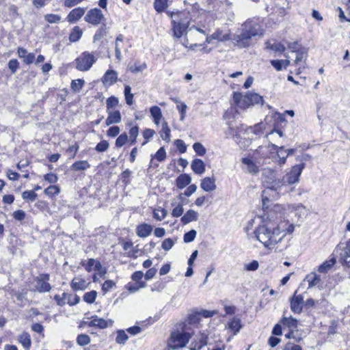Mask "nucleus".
I'll use <instances>...</instances> for the list:
<instances>
[{"instance_id":"nucleus-19","label":"nucleus","mask_w":350,"mask_h":350,"mask_svg":"<svg viewBox=\"0 0 350 350\" xmlns=\"http://www.w3.org/2000/svg\"><path fill=\"white\" fill-rule=\"evenodd\" d=\"M200 187L205 191H213L216 189L215 179L214 178L206 177L202 180Z\"/></svg>"},{"instance_id":"nucleus-32","label":"nucleus","mask_w":350,"mask_h":350,"mask_svg":"<svg viewBox=\"0 0 350 350\" xmlns=\"http://www.w3.org/2000/svg\"><path fill=\"white\" fill-rule=\"evenodd\" d=\"M86 287V282L80 278H74L71 282V288L74 291L83 290Z\"/></svg>"},{"instance_id":"nucleus-24","label":"nucleus","mask_w":350,"mask_h":350,"mask_svg":"<svg viewBox=\"0 0 350 350\" xmlns=\"http://www.w3.org/2000/svg\"><path fill=\"white\" fill-rule=\"evenodd\" d=\"M191 182V176L187 174H180L176 180V186L178 189H183Z\"/></svg>"},{"instance_id":"nucleus-58","label":"nucleus","mask_w":350,"mask_h":350,"mask_svg":"<svg viewBox=\"0 0 350 350\" xmlns=\"http://www.w3.org/2000/svg\"><path fill=\"white\" fill-rule=\"evenodd\" d=\"M154 157L159 162L163 161L166 158V152L165 148L163 147L160 148L156 152Z\"/></svg>"},{"instance_id":"nucleus-42","label":"nucleus","mask_w":350,"mask_h":350,"mask_svg":"<svg viewBox=\"0 0 350 350\" xmlns=\"http://www.w3.org/2000/svg\"><path fill=\"white\" fill-rule=\"evenodd\" d=\"M167 215V211L163 208H158L154 209L153 212V217L158 221L163 220Z\"/></svg>"},{"instance_id":"nucleus-39","label":"nucleus","mask_w":350,"mask_h":350,"mask_svg":"<svg viewBox=\"0 0 350 350\" xmlns=\"http://www.w3.org/2000/svg\"><path fill=\"white\" fill-rule=\"evenodd\" d=\"M167 7V0H154V8L158 13H161Z\"/></svg>"},{"instance_id":"nucleus-48","label":"nucleus","mask_w":350,"mask_h":350,"mask_svg":"<svg viewBox=\"0 0 350 350\" xmlns=\"http://www.w3.org/2000/svg\"><path fill=\"white\" fill-rule=\"evenodd\" d=\"M96 296V291H91L90 292L85 293V295H83V300L88 304H92L95 301Z\"/></svg>"},{"instance_id":"nucleus-8","label":"nucleus","mask_w":350,"mask_h":350,"mask_svg":"<svg viewBox=\"0 0 350 350\" xmlns=\"http://www.w3.org/2000/svg\"><path fill=\"white\" fill-rule=\"evenodd\" d=\"M50 275L49 273L40 274L35 278L36 284L33 285L32 291L38 293H47L51 289V286L49 283Z\"/></svg>"},{"instance_id":"nucleus-56","label":"nucleus","mask_w":350,"mask_h":350,"mask_svg":"<svg viewBox=\"0 0 350 350\" xmlns=\"http://www.w3.org/2000/svg\"><path fill=\"white\" fill-rule=\"evenodd\" d=\"M208 336V333L205 332H200L198 341H197L199 343V347H203L207 345Z\"/></svg>"},{"instance_id":"nucleus-55","label":"nucleus","mask_w":350,"mask_h":350,"mask_svg":"<svg viewBox=\"0 0 350 350\" xmlns=\"http://www.w3.org/2000/svg\"><path fill=\"white\" fill-rule=\"evenodd\" d=\"M44 193L47 196H54L59 193V189L56 185H51L46 188L44 191Z\"/></svg>"},{"instance_id":"nucleus-27","label":"nucleus","mask_w":350,"mask_h":350,"mask_svg":"<svg viewBox=\"0 0 350 350\" xmlns=\"http://www.w3.org/2000/svg\"><path fill=\"white\" fill-rule=\"evenodd\" d=\"M336 262V260L334 257L330 258L319 266L318 271L320 273H325L331 269V268L335 265Z\"/></svg>"},{"instance_id":"nucleus-5","label":"nucleus","mask_w":350,"mask_h":350,"mask_svg":"<svg viewBox=\"0 0 350 350\" xmlns=\"http://www.w3.org/2000/svg\"><path fill=\"white\" fill-rule=\"evenodd\" d=\"M191 338V334L185 329L172 332L167 342L169 350H175L186 346Z\"/></svg>"},{"instance_id":"nucleus-57","label":"nucleus","mask_w":350,"mask_h":350,"mask_svg":"<svg viewBox=\"0 0 350 350\" xmlns=\"http://www.w3.org/2000/svg\"><path fill=\"white\" fill-rule=\"evenodd\" d=\"M109 146V144L106 140H103L97 144V145L95 147V150L97 152H103L108 149Z\"/></svg>"},{"instance_id":"nucleus-11","label":"nucleus","mask_w":350,"mask_h":350,"mask_svg":"<svg viewBox=\"0 0 350 350\" xmlns=\"http://www.w3.org/2000/svg\"><path fill=\"white\" fill-rule=\"evenodd\" d=\"M241 31L240 33L233 35V37L231 38V40L239 48H245L250 44L252 38L242 28L241 29Z\"/></svg>"},{"instance_id":"nucleus-62","label":"nucleus","mask_w":350,"mask_h":350,"mask_svg":"<svg viewBox=\"0 0 350 350\" xmlns=\"http://www.w3.org/2000/svg\"><path fill=\"white\" fill-rule=\"evenodd\" d=\"M174 144L180 153H184L187 150V146L182 139H176Z\"/></svg>"},{"instance_id":"nucleus-54","label":"nucleus","mask_w":350,"mask_h":350,"mask_svg":"<svg viewBox=\"0 0 350 350\" xmlns=\"http://www.w3.org/2000/svg\"><path fill=\"white\" fill-rule=\"evenodd\" d=\"M282 323L288 327H296L297 325V321L293 318L283 317L282 319Z\"/></svg>"},{"instance_id":"nucleus-25","label":"nucleus","mask_w":350,"mask_h":350,"mask_svg":"<svg viewBox=\"0 0 350 350\" xmlns=\"http://www.w3.org/2000/svg\"><path fill=\"white\" fill-rule=\"evenodd\" d=\"M340 261L343 265L350 267V246L349 244L340 252Z\"/></svg>"},{"instance_id":"nucleus-2","label":"nucleus","mask_w":350,"mask_h":350,"mask_svg":"<svg viewBox=\"0 0 350 350\" xmlns=\"http://www.w3.org/2000/svg\"><path fill=\"white\" fill-rule=\"evenodd\" d=\"M304 167V163L293 166L290 172L284 176L282 179L273 180L268 188L275 190L278 193H284L288 192L290 186L299 181V176Z\"/></svg>"},{"instance_id":"nucleus-64","label":"nucleus","mask_w":350,"mask_h":350,"mask_svg":"<svg viewBox=\"0 0 350 350\" xmlns=\"http://www.w3.org/2000/svg\"><path fill=\"white\" fill-rule=\"evenodd\" d=\"M119 133L120 128L118 126H111L107 132V135L111 137H116L119 134Z\"/></svg>"},{"instance_id":"nucleus-6","label":"nucleus","mask_w":350,"mask_h":350,"mask_svg":"<svg viewBox=\"0 0 350 350\" xmlns=\"http://www.w3.org/2000/svg\"><path fill=\"white\" fill-rule=\"evenodd\" d=\"M96 59L88 51L82 53L76 59V68L80 71L89 70L95 63Z\"/></svg>"},{"instance_id":"nucleus-61","label":"nucleus","mask_w":350,"mask_h":350,"mask_svg":"<svg viewBox=\"0 0 350 350\" xmlns=\"http://www.w3.org/2000/svg\"><path fill=\"white\" fill-rule=\"evenodd\" d=\"M177 109L180 113V120H183L185 117L186 109L187 108V105L184 103H180V105H177Z\"/></svg>"},{"instance_id":"nucleus-16","label":"nucleus","mask_w":350,"mask_h":350,"mask_svg":"<svg viewBox=\"0 0 350 350\" xmlns=\"http://www.w3.org/2000/svg\"><path fill=\"white\" fill-rule=\"evenodd\" d=\"M153 228L148 224H142L137 226L136 234L140 238L148 237L152 232Z\"/></svg>"},{"instance_id":"nucleus-38","label":"nucleus","mask_w":350,"mask_h":350,"mask_svg":"<svg viewBox=\"0 0 350 350\" xmlns=\"http://www.w3.org/2000/svg\"><path fill=\"white\" fill-rule=\"evenodd\" d=\"M296 53V57L295 59V64L297 65L299 62L303 60H306L308 57V51L305 48L299 49Z\"/></svg>"},{"instance_id":"nucleus-50","label":"nucleus","mask_w":350,"mask_h":350,"mask_svg":"<svg viewBox=\"0 0 350 350\" xmlns=\"http://www.w3.org/2000/svg\"><path fill=\"white\" fill-rule=\"evenodd\" d=\"M193 148L196 153L199 156H204L206 154V148L200 142H196L193 145Z\"/></svg>"},{"instance_id":"nucleus-28","label":"nucleus","mask_w":350,"mask_h":350,"mask_svg":"<svg viewBox=\"0 0 350 350\" xmlns=\"http://www.w3.org/2000/svg\"><path fill=\"white\" fill-rule=\"evenodd\" d=\"M90 167V163L88 161H78L75 162L71 166L70 170L73 171H84Z\"/></svg>"},{"instance_id":"nucleus-7","label":"nucleus","mask_w":350,"mask_h":350,"mask_svg":"<svg viewBox=\"0 0 350 350\" xmlns=\"http://www.w3.org/2000/svg\"><path fill=\"white\" fill-rule=\"evenodd\" d=\"M267 11L269 12L270 19L275 23L281 22L286 14V9L281 6L279 3H273L267 6Z\"/></svg>"},{"instance_id":"nucleus-13","label":"nucleus","mask_w":350,"mask_h":350,"mask_svg":"<svg viewBox=\"0 0 350 350\" xmlns=\"http://www.w3.org/2000/svg\"><path fill=\"white\" fill-rule=\"evenodd\" d=\"M92 320L89 322H84L83 323L87 325L88 327H95L99 329H105L108 327L112 326L113 320L111 319H104L98 318L96 315L91 317Z\"/></svg>"},{"instance_id":"nucleus-4","label":"nucleus","mask_w":350,"mask_h":350,"mask_svg":"<svg viewBox=\"0 0 350 350\" xmlns=\"http://www.w3.org/2000/svg\"><path fill=\"white\" fill-rule=\"evenodd\" d=\"M167 15L172 18L173 36L177 38H180L183 33L189 28V21L183 18L185 14L183 12L174 13L167 12Z\"/></svg>"},{"instance_id":"nucleus-43","label":"nucleus","mask_w":350,"mask_h":350,"mask_svg":"<svg viewBox=\"0 0 350 350\" xmlns=\"http://www.w3.org/2000/svg\"><path fill=\"white\" fill-rule=\"evenodd\" d=\"M128 335L124 330H118L116 338V342L120 345H124L128 340Z\"/></svg>"},{"instance_id":"nucleus-12","label":"nucleus","mask_w":350,"mask_h":350,"mask_svg":"<svg viewBox=\"0 0 350 350\" xmlns=\"http://www.w3.org/2000/svg\"><path fill=\"white\" fill-rule=\"evenodd\" d=\"M54 299L56 301L57 304L60 306L65 305L66 302L70 306H73L80 301V298L77 295H72L66 293H64L62 297L59 295H55Z\"/></svg>"},{"instance_id":"nucleus-37","label":"nucleus","mask_w":350,"mask_h":350,"mask_svg":"<svg viewBox=\"0 0 350 350\" xmlns=\"http://www.w3.org/2000/svg\"><path fill=\"white\" fill-rule=\"evenodd\" d=\"M107 34V26L106 24L103 23L100 27L95 33L93 40L94 42L100 40Z\"/></svg>"},{"instance_id":"nucleus-63","label":"nucleus","mask_w":350,"mask_h":350,"mask_svg":"<svg viewBox=\"0 0 350 350\" xmlns=\"http://www.w3.org/2000/svg\"><path fill=\"white\" fill-rule=\"evenodd\" d=\"M183 211L184 208L183 205L178 204L172 210V215L174 217H178L183 215Z\"/></svg>"},{"instance_id":"nucleus-21","label":"nucleus","mask_w":350,"mask_h":350,"mask_svg":"<svg viewBox=\"0 0 350 350\" xmlns=\"http://www.w3.org/2000/svg\"><path fill=\"white\" fill-rule=\"evenodd\" d=\"M198 219V213L190 209L181 217L180 221L183 224H187L193 221H197Z\"/></svg>"},{"instance_id":"nucleus-15","label":"nucleus","mask_w":350,"mask_h":350,"mask_svg":"<svg viewBox=\"0 0 350 350\" xmlns=\"http://www.w3.org/2000/svg\"><path fill=\"white\" fill-rule=\"evenodd\" d=\"M273 149L276 150L277 157L278 158V163L282 165L286 163V159L289 155V153H286V150L284 146H278L273 144L269 145Z\"/></svg>"},{"instance_id":"nucleus-3","label":"nucleus","mask_w":350,"mask_h":350,"mask_svg":"<svg viewBox=\"0 0 350 350\" xmlns=\"http://www.w3.org/2000/svg\"><path fill=\"white\" fill-rule=\"evenodd\" d=\"M233 101L240 108L245 109L255 104L262 105L263 99L261 96L254 92H247L243 95L239 92H234Z\"/></svg>"},{"instance_id":"nucleus-30","label":"nucleus","mask_w":350,"mask_h":350,"mask_svg":"<svg viewBox=\"0 0 350 350\" xmlns=\"http://www.w3.org/2000/svg\"><path fill=\"white\" fill-rule=\"evenodd\" d=\"M212 38H215V40L224 42L229 40H231V36L230 33H224L222 30L217 29L215 33L212 34Z\"/></svg>"},{"instance_id":"nucleus-9","label":"nucleus","mask_w":350,"mask_h":350,"mask_svg":"<svg viewBox=\"0 0 350 350\" xmlns=\"http://www.w3.org/2000/svg\"><path fill=\"white\" fill-rule=\"evenodd\" d=\"M241 28L244 29L251 38L262 34V29L257 20L247 21L241 25Z\"/></svg>"},{"instance_id":"nucleus-49","label":"nucleus","mask_w":350,"mask_h":350,"mask_svg":"<svg viewBox=\"0 0 350 350\" xmlns=\"http://www.w3.org/2000/svg\"><path fill=\"white\" fill-rule=\"evenodd\" d=\"M37 196V193H36L35 191L32 190L25 191L22 193V197L24 200H30L31 202H33L36 199Z\"/></svg>"},{"instance_id":"nucleus-41","label":"nucleus","mask_w":350,"mask_h":350,"mask_svg":"<svg viewBox=\"0 0 350 350\" xmlns=\"http://www.w3.org/2000/svg\"><path fill=\"white\" fill-rule=\"evenodd\" d=\"M170 129L169 128L167 122H163L162 124V129L161 131V137L163 140L167 142L170 141Z\"/></svg>"},{"instance_id":"nucleus-60","label":"nucleus","mask_w":350,"mask_h":350,"mask_svg":"<svg viewBox=\"0 0 350 350\" xmlns=\"http://www.w3.org/2000/svg\"><path fill=\"white\" fill-rule=\"evenodd\" d=\"M174 241L172 239L167 238V239H165L163 241L161 247L164 250L168 251L174 246Z\"/></svg>"},{"instance_id":"nucleus-59","label":"nucleus","mask_w":350,"mask_h":350,"mask_svg":"<svg viewBox=\"0 0 350 350\" xmlns=\"http://www.w3.org/2000/svg\"><path fill=\"white\" fill-rule=\"evenodd\" d=\"M8 66L12 74H15L19 67V63L17 59H12L9 61Z\"/></svg>"},{"instance_id":"nucleus-34","label":"nucleus","mask_w":350,"mask_h":350,"mask_svg":"<svg viewBox=\"0 0 350 350\" xmlns=\"http://www.w3.org/2000/svg\"><path fill=\"white\" fill-rule=\"evenodd\" d=\"M124 36L122 34H119L116 39L115 42V53L117 59H121V46L120 43L123 42Z\"/></svg>"},{"instance_id":"nucleus-36","label":"nucleus","mask_w":350,"mask_h":350,"mask_svg":"<svg viewBox=\"0 0 350 350\" xmlns=\"http://www.w3.org/2000/svg\"><path fill=\"white\" fill-rule=\"evenodd\" d=\"M228 327L234 332V334L238 333L241 327L240 319L237 318H233L228 323Z\"/></svg>"},{"instance_id":"nucleus-47","label":"nucleus","mask_w":350,"mask_h":350,"mask_svg":"<svg viewBox=\"0 0 350 350\" xmlns=\"http://www.w3.org/2000/svg\"><path fill=\"white\" fill-rule=\"evenodd\" d=\"M139 134V127L135 125L131 127L129 130L130 135V141L131 144H135L136 143V139Z\"/></svg>"},{"instance_id":"nucleus-40","label":"nucleus","mask_w":350,"mask_h":350,"mask_svg":"<svg viewBox=\"0 0 350 350\" xmlns=\"http://www.w3.org/2000/svg\"><path fill=\"white\" fill-rule=\"evenodd\" d=\"M85 84V81L83 79H76L72 80L70 84V88L72 90L75 92H79Z\"/></svg>"},{"instance_id":"nucleus-26","label":"nucleus","mask_w":350,"mask_h":350,"mask_svg":"<svg viewBox=\"0 0 350 350\" xmlns=\"http://www.w3.org/2000/svg\"><path fill=\"white\" fill-rule=\"evenodd\" d=\"M308 283V288L318 286L321 282V278L317 273L312 272L308 274L305 278Z\"/></svg>"},{"instance_id":"nucleus-53","label":"nucleus","mask_w":350,"mask_h":350,"mask_svg":"<svg viewBox=\"0 0 350 350\" xmlns=\"http://www.w3.org/2000/svg\"><path fill=\"white\" fill-rule=\"evenodd\" d=\"M196 234L197 232L195 230H191L190 231L186 232L183 237L184 242L190 243L193 241L195 239Z\"/></svg>"},{"instance_id":"nucleus-33","label":"nucleus","mask_w":350,"mask_h":350,"mask_svg":"<svg viewBox=\"0 0 350 350\" xmlns=\"http://www.w3.org/2000/svg\"><path fill=\"white\" fill-rule=\"evenodd\" d=\"M266 47L267 49H271L272 51H276V52H284L286 48L284 44H282L280 42H273L271 43L270 41H267L266 42Z\"/></svg>"},{"instance_id":"nucleus-31","label":"nucleus","mask_w":350,"mask_h":350,"mask_svg":"<svg viewBox=\"0 0 350 350\" xmlns=\"http://www.w3.org/2000/svg\"><path fill=\"white\" fill-rule=\"evenodd\" d=\"M83 34L81 29L76 26L75 27L69 36V40L70 42H75L80 40Z\"/></svg>"},{"instance_id":"nucleus-14","label":"nucleus","mask_w":350,"mask_h":350,"mask_svg":"<svg viewBox=\"0 0 350 350\" xmlns=\"http://www.w3.org/2000/svg\"><path fill=\"white\" fill-rule=\"evenodd\" d=\"M85 10L80 7L72 10L67 16V21L70 23L78 21L85 14Z\"/></svg>"},{"instance_id":"nucleus-1","label":"nucleus","mask_w":350,"mask_h":350,"mask_svg":"<svg viewBox=\"0 0 350 350\" xmlns=\"http://www.w3.org/2000/svg\"><path fill=\"white\" fill-rule=\"evenodd\" d=\"M255 237L265 247H270L280 242L286 236L284 230L271 221H265L254 231Z\"/></svg>"},{"instance_id":"nucleus-44","label":"nucleus","mask_w":350,"mask_h":350,"mask_svg":"<svg viewBox=\"0 0 350 350\" xmlns=\"http://www.w3.org/2000/svg\"><path fill=\"white\" fill-rule=\"evenodd\" d=\"M119 100L118 98L116 96H110L106 100L107 105V110L106 111H112L111 109L116 107L118 105Z\"/></svg>"},{"instance_id":"nucleus-35","label":"nucleus","mask_w":350,"mask_h":350,"mask_svg":"<svg viewBox=\"0 0 350 350\" xmlns=\"http://www.w3.org/2000/svg\"><path fill=\"white\" fill-rule=\"evenodd\" d=\"M19 342L25 349H29L31 343L30 336L27 333L21 334Z\"/></svg>"},{"instance_id":"nucleus-52","label":"nucleus","mask_w":350,"mask_h":350,"mask_svg":"<svg viewBox=\"0 0 350 350\" xmlns=\"http://www.w3.org/2000/svg\"><path fill=\"white\" fill-rule=\"evenodd\" d=\"M128 140V135L126 133L120 135L116 140V146L120 148L123 146Z\"/></svg>"},{"instance_id":"nucleus-10","label":"nucleus","mask_w":350,"mask_h":350,"mask_svg":"<svg viewBox=\"0 0 350 350\" xmlns=\"http://www.w3.org/2000/svg\"><path fill=\"white\" fill-rule=\"evenodd\" d=\"M105 17L100 10L98 8H93L90 10L86 14L84 19L85 21L94 25L100 24Z\"/></svg>"},{"instance_id":"nucleus-51","label":"nucleus","mask_w":350,"mask_h":350,"mask_svg":"<svg viewBox=\"0 0 350 350\" xmlns=\"http://www.w3.org/2000/svg\"><path fill=\"white\" fill-rule=\"evenodd\" d=\"M44 19L49 23H58L61 21V16L54 14H47L44 16Z\"/></svg>"},{"instance_id":"nucleus-46","label":"nucleus","mask_w":350,"mask_h":350,"mask_svg":"<svg viewBox=\"0 0 350 350\" xmlns=\"http://www.w3.org/2000/svg\"><path fill=\"white\" fill-rule=\"evenodd\" d=\"M77 342L80 346H85L90 342V338L88 335L81 334L77 338Z\"/></svg>"},{"instance_id":"nucleus-23","label":"nucleus","mask_w":350,"mask_h":350,"mask_svg":"<svg viewBox=\"0 0 350 350\" xmlns=\"http://www.w3.org/2000/svg\"><path fill=\"white\" fill-rule=\"evenodd\" d=\"M241 162L243 164L246 165L247 167V171L252 174H256L258 173L259 169L258 167L254 163V161L248 158V157H244L242 158Z\"/></svg>"},{"instance_id":"nucleus-45","label":"nucleus","mask_w":350,"mask_h":350,"mask_svg":"<svg viewBox=\"0 0 350 350\" xmlns=\"http://www.w3.org/2000/svg\"><path fill=\"white\" fill-rule=\"evenodd\" d=\"M146 63H143L139 64L137 63H135L133 65H131L129 66V70L133 73H137L142 72L146 68Z\"/></svg>"},{"instance_id":"nucleus-22","label":"nucleus","mask_w":350,"mask_h":350,"mask_svg":"<svg viewBox=\"0 0 350 350\" xmlns=\"http://www.w3.org/2000/svg\"><path fill=\"white\" fill-rule=\"evenodd\" d=\"M192 170L197 174H202L205 172V165L202 159H195L191 164Z\"/></svg>"},{"instance_id":"nucleus-29","label":"nucleus","mask_w":350,"mask_h":350,"mask_svg":"<svg viewBox=\"0 0 350 350\" xmlns=\"http://www.w3.org/2000/svg\"><path fill=\"white\" fill-rule=\"evenodd\" d=\"M150 114L156 124H159L162 118L161 110L158 106H153L150 109Z\"/></svg>"},{"instance_id":"nucleus-17","label":"nucleus","mask_w":350,"mask_h":350,"mask_svg":"<svg viewBox=\"0 0 350 350\" xmlns=\"http://www.w3.org/2000/svg\"><path fill=\"white\" fill-rule=\"evenodd\" d=\"M108 117L106 120V125L109 126L113 124L120 123L122 120V117L120 111H107Z\"/></svg>"},{"instance_id":"nucleus-20","label":"nucleus","mask_w":350,"mask_h":350,"mask_svg":"<svg viewBox=\"0 0 350 350\" xmlns=\"http://www.w3.org/2000/svg\"><path fill=\"white\" fill-rule=\"evenodd\" d=\"M118 73L113 70H108L103 77V83L111 85L117 81Z\"/></svg>"},{"instance_id":"nucleus-18","label":"nucleus","mask_w":350,"mask_h":350,"mask_svg":"<svg viewBox=\"0 0 350 350\" xmlns=\"http://www.w3.org/2000/svg\"><path fill=\"white\" fill-rule=\"evenodd\" d=\"M304 298L301 295L294 296L291 301V308L295 313H300L302 310Z\"/></svg>"}]
</instances>
